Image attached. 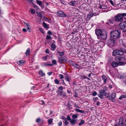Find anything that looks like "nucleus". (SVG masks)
Wrapping results in <instances>:
<instances>
[{
    "label": "nucleus",
    "instance_id": "57",
    "mask_svg": "<svg viewBox=\"0 0 126 126\" xmlns=\"http://www.w3.org/2000/svg\"><path fill=\"white\" fill-rule=\"evenodd\" d=\"M61 118L65 120L66 119V118L63 116H62L61 117Z\"/></svg>",
    "mask_w": 126,
    "mask_h": 126
},
{
    "label": "nucleus",
    "instance_id": "28",
    "mask_svg": "<svg viewBox=\"0 0 126 126\" xmlns=\"http://www.w3.org/2000/svg\"><path fill=\"white\" fill-rule=\"evenodd\" d=\"M26 27L27 30H28L29 32H31V29L30 25L28 24H27Z\"/></svg>",
    "mask_w": 126,
    "mask_h": 126
},
{
    "label": "nucleus",
    "instance_id": "16",
    "mask_svg": "<svg viewBox=\"0 0 126 126\" xmlns=\"http://www.w3.org/2000/svg\"><path fill=\"white\" fill-rule=\"evenodd\" d=\"M59 94L61 96H62V97H65L66 96V94L65 92L63 91H60Z\"/></svg>",
    "mask_w": 126,
    "mask_h": 126
},
{
    "label": "nucleus",
    "instance_id": "8",
    "mask_svg": "<svg viewBox=\"0 0 126 126\" xmlns=\"http://www.w3.org/2000/svg\"><path fill=\"white\" fill-rule=\"evenodd\" d=\"M115 41L112 39H111L108 41V45L110 47L113 46L115 44Z\"/></svg>",
    "mask_w": 126,
    "mask_h": 126
},
{
    "label": "nucleus",
    "instance_id": "64",
    "mask_svg": "<svg viewBox=\"0 0 126 126\" xmlns=\"http://www.w3.org/2000/svg\"><path fill=\"white\" fill-rule=\"evenodd\" d=\"M87 77H86L85 76H83L81 77V79L83 78L85 79H87Z\"/></svg>",
    "mask_w": 126,
    "mask_h": 126
},
{
    "label": "nucleus",
    "instance_id": "52",
    "mask_svg": "<svg viewBox=\"0 0 126 126\" xmlns=\"http://www.w3.org/2000/svg\"><path fill=\"white\" fill-rule=\"evenodd\" d=\"M65 121L64 122V123L66 125H67L69 124V122L67 121L66 120H65Z\"/></svg>",
    "mask_w": 126,
    "mask_h": 126
},
{
    "label": "nucleus",
    "instance_id": "23",
    "mask_svg": "<svg viewBox=\"0 0 126 126\" xmlns=\"http://www.w3.org/2000/svg\"><path fill=\"white\" fill-rule=\"evenodd\" d=\"M36 122L39 123H42L43 122V120H41L40 118H38L36 119Z\"/></svg>",
    "mask_w": 126,
    "mask_h": 126
},
{
    "label": "nucleus",
    "instance_id": "59",
    "mask_svg": "<svg viewBox=\"0 0 126 126\" xmlns=\"http://www.w3.org/2000/svg\"><path fill=\"white\" fill-rule=\"evenodd\" d=\"M109 22L111 24H113V21L111 20H110Z\"/></svg>",
    "mask_w": 126,
    "mask_h": 126
},
{
    "label": "nucleus",
    "instance_id": "37",
    "mask_svg": "<svg viewBox=\"0 0 126 126\" xmlns=\"http://www.w3.org/2000/svg\"><path fill=\"white\" fill-rule=\"evenodd\" d=\"M69 63L71 65L74 66L75 63L72 61H69Z\"/></svg>",
    "mask_w": 126,
    "mask_h": 126
},
{
    "label": "nucleus",
    "instance_id": "15",
    "mask_svg": "<svg viewBox=\"0 0 126 126\" xmlns=\"http://www.w3.org/2000/svg\"><path fill=\"white\" fill-rule=\"evenodd\" d=\"M39 75L41 77H43L45 75V73H44L42 70H40L39 72Z\"/></svg>",
    "mask_w": 126,
    "mask_h": 126
},
{
    "label": "nucleus",
    "instance_id": "61",
    "mask_svg": "<svg viewBox=\"0 0 126 126\" xmlns=\"http://www.w3.org/2000/svg\"><path fill=\"white\" fill-rule=\"evenodd\" d=\"M107 89H108V88L107 87H106V86H105L104 87V90H105V91L107 90Z\"/></svg>",
    "mask_w": 126,
    "mask_h": 126
},
{
    "label": "nucleus",
    "instance_id": "3",
    "mask_svg": "<svg viewBox=\"0 0 126 126\" xmlns=\"http://www.w3.org/2000/svg\"><path fill=\"white\" fill-rule=\"evenodd\" d=\"M123 19L122 14L119 13L116 15L114 17V20L116 22H121Z\"/></svg>",
    "mask_w": 126,
    "mask_h": 126
},
{
    "label": "nucleus",
    "instance_id": "35",
    "mask_svg": "<svg viewBox=\"0 0 126 126\" xmlns=\"http://www.w3.org/2000/svg\"><path fill=\"white\" fill-rule=\"evenodd\" d=\"M46 39L47 40H50L52 39V37L51 36L47 35L46 37Z\"/></svg>",
    "mask_w": 126,
    "mask_h": 126
},
{
    "label": "nucleus",
    "instance_id": "45",
    "mask_svg": "<svg viewBox=\"0 0 126 126\" xmlns=\"http://www.w3.org/2000/svg\"><path fill=\"white\" fill-rule=\"evenodd\" d=\"M52 63L53 65H55L56 64L57 62L55 60H52Z\"/></svg>",
    "mask_w": 126,
    "mask_h": 126
},
{
    "label": "nucleus",
    "instance_id": "48",
    "mask_svg": "<svg viewBox=\"0 0 126 126\" xmlns=\"http://www.w3.org/2000/svg\"><path fill=\"white\" fill-rule=\"evenodd\" d=\"M93 100L94 102H96L97 100H98V98L97 97H94L93 98Z\"/></svg>",
    "mask_w": 126,
    "mask_h": 126
},
{
    "label": "nucleus",
    "instance_id": "44",
    "mask_svg": "<svg viewBox=\"0 0 126 126\" xmlns=\"http://www.w3.org/2000/svg\"><path fill=\"white\" fill-rule=\"evenodd\" d=\"M97 94V93L96 92L94 91L92 92V95L94 96H95Z\"/></svg>",
    "mask_w": 126,
    "mask_h": 126
},
{
    "label": "nucleus",
    "instance_id": "36",
    "mask_svg": "<svg viewBox=\"0 0 126 126\" xmlns=\"http://www.w3.org/2000/svg\"><path fill=\"white\" fill-rule=\"evenodd\" d=\"M85 123V122L84 120H81L80 122L79 123V126H81L83 124Z\"/></svg>",
    "mask_w": 126,
    "mask_h": 126
},
{
    "label": "nucleus",
    "instance_id": "18",
    "mask_svg": "<svg viewBox=\"0 0 126 126\" xmlns=\"http://www.w3.org/2000/svg\"><path fill=\"white\" fill-rule=\"evenodd\" d=\"M56 46L54 43H52L51 45V47L52 49L54 50L56 48Z\"/></svg>",
    "mask_w": 126,
    "mask_h": 126
},
{
    "label": "nucleus",
    "instance_id": "62",
    "mask_svg": "<svg viewBox=\"0 0 126 126\" xmlns=\"http://www.w3.org/2000/svg\"><path fill=\"white\" fill-rule=\"evenodd\" d=\"M39 30H40V31L42 32L43 33H44V32L43 31V29H42V28H39Z\"/></svg>",
    "mask_w": 126,
    "mask_h": 126
},
{
    "label": "nucleus",
    "instance_id": "5",
    "mask_svg": "<svg viewBox=\"0 0 126 126\" xmlns=\"http://www.w3.org/2000/svg\"><path fill=\"white\" fill-rule=\"evenodd\" d=\"M125 64V63L123 62H113L111 63V66L113 67H117L119 65H123Z\"/></svg>",
    "mask_w": 126,
    "mask_h": 126
},
{
    "label": "nucleus",
    "instance_id": "60",
    "mask_svg": "<svg viewBox=\"0 0 126 126\" xmlns=\"http://www.w3.org/2000/svg\"><path fill=\"white\" fill-rule=\"evenodd\" d=\"M52 72H48L47 73L48 75L49 76H50L51 75L52 73Z\"/></svg>",
    "mask_w": 126,
    "mask_h": 126
},
{
    "label": "nucleus",
    "instance_id": "58",
    "mask_svg": "<svg viewBox=\"0 0 126 126\" xmlns=\"http://www.w3.org/2000/svg\"><path fill=\"white\" fill-rule=\"evenodd\" d=\"M62 124V123L61 122H60L58 123V125L59 126H61Z\"/></svg>",
    "mask_w": 126,
    "mask_h": 126
},
{
    "label": "nucleus",
    "instance_id": "2",
    "mask_svg": "<svg viewBox=\"0 0 126 126\" xmlns=\"http://www.w3.org/2000/svg\"><path fill=\"white\" fill-rule=\"evenodd\" d=\"M120 30H115L112 31L110 33L111 37L114 39H118L120 36Z\"/></svg>",
    "mask_w": 126,
    "mask_h": 126
},
{
    "label": "nucleus",
    "instance_id": "7",
    "mask_svg": "<svg viewBox=\"0 0 126 126\" xmlns=\"http://www.w3.org/2000/svg\"><path fill=\"white\" fill-rule=\"evenodd\" d=\"M116 94L115 93H112L110 96H107L106 98H108L109 99L113 102L114 101V99L116 97Z\"/></svg>",
    "mask_w": 126,
    "mask_h": 126
},
{
    "label": "nucleus",
    "instance_id": "6",
    "mask_svg": "<svg viewBox=\"0 0 126 126\" xmlns=\"http://www.w3.org/2000/svg\"><path fill=\"white\" fill-rule=\"evenodd\" d=\"M123 53L121 52L120 50L116 49L114 50L112 52V54L114 56L122 55Z\"/></svg>",
    "mask_w": 126,
    "mask_h": 126
},
{
    "label": "nucleus",
    "instance_id": "20",
    "mask_svg": "<svg viewBox=\"0 0 126 126\" xmlns=\"http://www.w3.org/2000/svg\"><path fill=\"white\" fill-rule=\"evenodd\" d=\"M120 50V51L123 53L122 55L124 54V52L126 53V50L123 48H121Z\"/></svg>",
    "mask_w": 126,
    "mask_h": 126
},
{
    "label": "nucleus",
    "instance_id": "26",
    "mask_svg": "<svg viewBox=\"0 0 126 126\" xmlns=\"http://www.w3.org/2000/svg\"><path fill=\"white\" fill-rule=\"evenodd\" d=\"M76 120L71 119L70 121V122L72 125L74 124L76 122Z\"/></svg>",
    "mask_w": 126,
    "mask_h": 126
},
{
    "label": "nucleus",
    "instance_id": "19",
    "mask_svg": "<svg viewBox=\"0 0 126 126\" xmlns=\"http://www.w3.org/2000/svg\"><path fill=\"white\" fill-rule=\"evenodd\" d=\"M25 62L23 60H20L19 61L17 62V63L20 65H21L23 64Z\"/></svg>",
    "mask_w": 126,
    "mask_h": 126
},
{
    "label": "nucleus",
    "instance_id": "47",
    "mask_svg": "<svg viewBox=\"0 0 126 126\" xmlns=\"http://www.w3.org/2000/svg\"><path fill=\"white\" fill-rule=\"evenodd\" d=\"M67 119L68 121H70L71 120L70 116L69 115L67 116Z\"/></svg>",
    "mask_w": 126,
    "mask_h": 126
},
{
    "label": "nucleus",
    "instance_id": "10",
    "mask_svg": "<svg viewBox=\"0 0 126 126\" xmlns=\"http://www.w3.org/2000/svg\"><path fill=\"white\" fill-rule=\"evenodd\" d=\"M119 27L120 29H125L126 27V21H124L121 22L119 24Z\"/></svg>",
    "mask_w": 126,
    "mask_h": 126
},
{
    "label": "nucleus",
    "instance_id": "56",
    "mask_svg": "<svg viewBox=\"0 0 126 126\" xmlns=\"http://www.w3.org/2000/svg\"><path fill=\"white\" fill-rule=\"evenodd\" d=\"M61 83L63 85H65V83L64 82V81L63 79H62L61 80Z\"/></svg>",
    "mask_w": 126,
    "mask_h": 126
},
{
    "label": "nucleus",
    "instance_id": "21",
    "mask_svg": "<svg viewBox=\"0 0 126 126\" xmlns=\"http://www.w3.org/2000/svg\"><path fill=\"white\" fill-rule=\"evenodd\" d=\"M76 2V1H72L69 3V4L70 5H72L73 6H75Z\"/></svg>",
    "mask_w": 126,
    "mask_h": 126
},
{
    "label": "nucleus",
    "instance_id": "49",
    "mask_svg": "<svg viewBox=\"0 0 126 126\" xmlns=\"http://www.w3.org/2000/svg\"><path fill=\"white\" fill-rule=\"evenodd\" d=\"M42 59L44 60H46L47 59V57L46 56L43 57H42Z\"/></svg>",
    "mask_w": 126,
    "mask_h": 126
},
{
    "label": "nucleus",
    "instance_id": "53",
    "mask_svg": "<svg viewBox=\"0 0 126 126\" xmlns=\"http://www.w3.org/2000/svg\"><path fill=\"white\" fill-rule=\"evenodd\" d=\"M40 104L42 105H43L45 103L43 100H41L40 101Z\"/></svg>",
    "mask_w": 126,
    "mask_h": 126
},
{
    "label": "nucleus",
    "instance_id": "38",
    "mask_svg": "<svg viewBox=\"0 0 126 126\" xmlns=\"http://www.w3.org/2000/svg\"><path fill=\"white\" fill-rule=\"evenodd\" d=\"M64 54V53L63 51L61 52V53L59 54L60 57H62V56H63Z\"/></svg>",
    "mask_w": 126,
    "mask_h": 126
},
{
    "label": "nucleus",
    "instance_id": "51",
    "mask_svg": "<svg viewBox=\"0 0 126 126\" xmlns=\"http://www.w3.org/2000/svg\"><path fill=\"white\" fill-rule=\"evenodd\" d=\"M34 7L36 10H38L39 9V7L38 6L36 5H34Z\"/></svg>",
    "mask_w": 126,
    "mask_h": 126
},
{
    "label": "nucleus",
    "instance_id": "13",
    "mask_svg": "<svg viewBox=\"0 0 126 126\" xmlns=\"http://www.w3.org/2000/svg\"><path fill=\"white\" fill-rule=\"evenodd\" d=\"M102 80L104 81V84H106L107 83V78L104 75L102 76Z\"/></svg>",
    "mask_w": 126,
    "mask_h": 126
},
{
    "label": "nucleus",
    "instance_id": "33",
    "mask_svg": "<svg viewBox=\"0 0 126 126\" xmlns=\"http://www.w3.org/2000/svg\"><path fill=\"white\" fill-rule=\"evenodd\" d=\"M36 1L39 5L41 6L42 5V2L41 1H40V0H37Z\"/></svg>",
    "mask_w": 126,
    "mask_h": 126
},
{
    "label": "nucleus",
    "instance_id": "30",
    "mask_svg": "<svg viewBox=\"0 0 126 126\" xmlns=\"http://www.w3.org/2000/svg\"><path fill=\"white\" fill-rule=\"evenodd\" d=\"M54 81L55 84H58L60 83L59 81L57 79H55L54 80Z\"/></svg>",
    "mask_w": 126,
    "mask_h": 126
},
{
    "label": "nucleus",
    "instance_id": "32",
    "mask_svg": "<svg viewBox=\"0 0 126 126\" xmlns=\"http://www.w3.org/2000/svg\"><path fill=\"white\" fill-rule=\"evenodd\" d=\"M30 11L32 14H34L35 13V10L33 9H31L30 10Z\"/></svg>",
    "mask_w": 126,
    "mask_h": 126
},
{
    "label": "nucleus",
    "instance_id": "1",
    "mask_svg": "<svg viewBox=\"0 0 126 126\" xmlns=\"http://www.w3.org/2000/svg\"><path fill=\"white\" fill-rule=\"evenodd\" d=\"M96 34L103 40L106 39L107 34L106 32L103 29H98L95 30Z\"/></svg>",
    "mask_w": 126,
    "mask_h": 126
},
{
    "label": "nucleus",
    "instance_id": "55",
    "mask_svg": "<svg viewBox=\"0 0 126 126\" xmlns=\"http://www.w3.org/2000/svg\"><path fill=\"white\" fill-rule=\"evenodd\" d=\"M52 33L50 31H48L47 32V34L49 35H51Z\"/></svg>",
    "mask_w": 126,
    "mask_h": 126
},
{
    "label": "nucleus",
    "instance_id": "24",
    "mask_svg": "<svg viewBox=\"0 0 126 126\" xmlns=\"http://www.w3.org/2000/svg\"><path fill=\"white\" fill-rule=\"evenodd\" d=\"M93 16V13H90L89 14H88L87 15V18H90L91 17H92Z\"/></svg>",
    "mask_w": 126,
    "mask_h": 126
},
{
    "label": "nucleus",
    "instance_id": "50",
    "mask_svg": "<svg viewBox=\"0 0 126 126\" xmlns=\"http://www.w3.org/2000/svg\"><path fill=\"white\" fill-rule=\"evenodd\" d=\"M109 1L110 3L113 6H114V4L113 3V1L111 0H110Z\"/></svg>",
    "mask_w": 126,
    "mask_h": 126
},
{
    "label": "nucleus",
    "instance_id": "39",
    "mask_svg": "<svg viewBox=\"0 0 126 126\" xmlns=\"http://www.w3.org/2000/svg\"><path fill=\"white\" fill-rule=\"evenodd\" d=\"M126 97V96L125 95H123L120 96L119 98V99L120 100H122L124 98Z\"/></svg>",
    "mask_w": 126,
    "mask_h": 126
},
{
    "label": "nucleus",
    "instance_id": "42",
    "mask_svg": "<svg viewBox=\"0 0 126 126\" xmlns=\"http://www.w3.org/2000/svg\"><path fill=\"white\" fill-rule=\"evenodd\" d=\"M43 25L44 27L45 28H47L48 26L44 22L43 23Z\"/></svg>",
    "mask_w": 126,
    "mask_h": 126
},
{
    "label": "nucleus",
    "instance_id": "46",
    "mask_svg": "<svg viewBox=\"0 0 126 126\" xmlns=\"http://www.w3.org/2000/svg\"><path fill=\"white\" fill-rule=\"evenodd\" d=\"M122 14L123 16V17H124L125 19H126V13H123Z\"/></svg>",
    "mask_w": 126,
    "mask_h": 126
},
{
    "label": "nucleus",
    "instance_id": "14",
    "mask_svg": "<svg viewBox=\"0 0 126 126\" xmlns=\"http://www.w3.org/2000/svg\"><path fill=\"white\" fill-rule=\"evenodd\" d=\"M53 65L51 64H48V63H43L42 64V66H51L52 65Z\"/></svg>",
    "mask_w": 126,
    "mask_h": 126
},
{
    "label": "nucleus",
    "instance_id": "4",
    "mask_svg": "<svg viewBox=\"0 0 126 126\" xmlns=\"http://www.w3.org/2000/svg\"><path fill=\"white\" fill-rule=\"evenodd\" d=\"M99 94H98V96L101 99H103L104 98V96L106 95L107 93L103 90H100L99 91Z\"/></svg>",
    "mask_w": 126,
    "mask_h": 126
},
{
    "label": "nucleus",
    "instance_id": "25",
    "mask_svg": "<svg viewBox=\"0 0 126 126\" xmlns=\"http://www.w3.org/2000/svg\"><path fill=\"white\" fill-rule=\"evenodd\" d=\"M75 110L77 111L78 112L83 113L84 112V111L80 110L78 109H76Z\"/></svg>",
    "mask_w": 126,
    "mask_h": 126
},
{
    "label": "nucleus",
    "instance_id": "22",
    "mask_svg": "<svg viewBox=\"0 0 126 126\" xmlns=\"http://www.w3.org/2000/svg\"><path fill=\"white\" fill-rule=\"evenodd\" d=\"M64 79L66 81L69 82L70 80L71 79L70 78H69L68 76H66L65 77Z\"/></svg>",
    "mask_w": 126,
    "mask_h": 126
},
{
    "label": "nucleus",
    "instance_id": "41",
    "mask_svg": "<svg viewBox=\"0 0 126 126\" xmlns=\"http://www.w3.org/2000/svg\"><path fill=\"white\" fill-rule=\"evenodd\" d=\"M59 77L61 79H62L64 78V76L63 75L60 74L59 75Z\"/></svg>",
    "mask_w": 126,
    "mask_h": 126
},
{
    "label": "nucleus",
    "instance_id": "34",
    "mask_svg": "<svg viewBox=\"0 0 126 126\" xmlns=\"http://www.w3.org/2000/svg\"><path fill=\"white\" fill-rule=\"evenodd\" d=\"M53 121V119L52 118L49 119H48L47 120V122L49 124H51L52 123Z\"/></svg>",
    "mask_w": 126,
    "mask_h": 126
},
{
    "label": "nucleus",
    "instance_id": "29",
    "mask_svg": "<svg viewBox=\"0 0 126 126\" xmlns=\"http://www.w3.org/2000/svg\"><path fill=\"white\" fill-rule=\"evenodd\" d=\"M78 116V115L77 113L75 114H73L72 116V118L74 119L77 118Z\"/></svg>",
    "mask_w": 126,
    "mask_h": 126
},
{
    "label": "nucleus",
    "instance_id": "11",
    "mask_svg": "<svg viewBox=\"0 0 126 126\" xmlns=\"http://www.w3.org/2000/svg\"><path fill=\"white\" fill-rule=\"evenodd\" d=\"M58 62L62 64L63 63L66 62L67 61L66 59L63 58V57L58 58Z\"/></svg>",
    "mask_w": 126,
    "mask_h": 126
},
{
    "label": "nucleus",
    "instance_id": "31",
    "mask_svg": "<svg viewBox=\"0 0 126 126\" xmlns=\"http://www.w3.org/2000/svg\"><path fill=\"white\" fill-rule=\"evenodd\" d=\"M74 67H76L77 68H79L80 67V66L79 64L75 63Z\"/></svg>",
    "mask_w": 126,
    "mask_h": 126
},
{
    "label": "nucleus",
    "instance_id": "43",
    "mask_svg": "<svg viewBox=\"0 0 126 126\" xmlns=\"http://www.w3.org/2000/svg\"><path fill=\"white\" fill-rule=\"evenodd\" d=\"M37 15L39 17H42V14L40 13H38L37 14Z\"/></svg>",
    "mask_w": 126,
    "mask_h": 126
},
{
    "label": "nucleus",
    "instance_id": "12",
    "mask_svg": "<svg viewBox=\"0 0 126 126\" xmlns=\"http://www.w3.org/2000/svg\"><path fill=\"white\" fill-rule=\"evenodd\" d=\"M123 118L121 117L119 119V121L118 123V126H122L123 125Z\"/></svg>",
    "mask_w": 126,
    "mask_h": 126
},
{
    "label": "nucleus",
    "instance_id": "54",
    "mask_svg": "<svg viewBox=\"0 0 126 126\" xmlns=\"http://www.w3.org/2000/svg\"><path fill=\"white\" fill-rule=\"evenodd\" d=\"M27 2H28L29 3H30L31 2H32L33 0H25Z\"/></svg>",
    "mask_w": 126,
    "mask_h": 126
},
{
    "label": "nucleus",
    "instance_id": "27",
    "mask_svg": "<svg viewBox=\"0 0 126 126\" xmlns=\"http://www.w3.org/2000/svg\"><path fill=\"white\" fill-rule=\"evenodd\" d=\"M30 49L29 48H28L27 49L25 53V54H26V55H29V54L30 53Z\"/></svg>",
    "mask_w": 126,
    "mask_h": 126
},
{
    "label": "nucleus",
    "instance_id": "63",
    "mask_svg": "<svg viewBox=\"0 0 126 126\" xmlns=\"http://www.w3.org/2000/svg\"><path fill=\"white\" fill-rule=\"evenodd\" d=\"M45 52L47 53H49V49H47L46 50Z\"/></svg>",
    "mask_w": 126,
    "mask_h": 126
},
{
    "label": "nucleus",
    "instance_id": "17",
    "mask_svg": "<svg viewBox=\"0 0 126 126\" xmlns=\"http://www.w3.org/2000/svg\"><path fill=\"white\" fill-rule=\"evenodd\" d=\"M108 8V6L106 5H101L99 6V8L100 9H106Z\"/></svg>",
    "mask_w": 126,
    "mask_h": 126
},
{
    "label": "nucleus",
    "instance_id": "40",
    "mask_svg": "<svg viewBox=\"0 0 126 126\" xmlns=\"http://www.w3.org/2000/svg\"><path fill=\"white\" fill-rule=\"evenodd\" d=\"M63 87L62 86H60L59 87V91H63Z\"/></svg>",
    "mask_w": 126,
    "mask_h": 126
},
{
    "label": "nucleus",
    "instance_id": "9",
    "mask_svg": "<svg viewBox=\"0 0 126 126\" xmlns=\"http://www.w3.org/2000/svg\"><path fill=\"white\" fill-rule=\"evenodd\" d=\"M57 15L58 16L60 17H68L63 12L61 11H58L57 12Z\"/></svg>",
    "mask_w": 126,
    "mask_h": 126
}]
</instances>
